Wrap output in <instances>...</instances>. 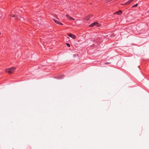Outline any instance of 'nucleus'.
<instances>
[{
    "instance_id": "12",
    "label": "nucleus",
    "mask_w": 149,
    "mask_h": 149,
    "mask_svg": "<svg viewBox=\"0 0 149 149\" xmlns=\"http://www.w3.org/2000/svg\"><path fill=\"white\" fill-rule=\"evenodd\" d=\"M70 19L72 20H74V19L73 18H72V17H71Z\"/></svg>"
},
{
    "instance_id": "13",
    "label": "nucleus",
    "mask_w": 149,
    "mask_h": 149,
    "mask_svg": "<svg viewBox=\"0 0 149 149\" xmlns=\"http://www.w3.org/2000/svg\"><path fill=\"white\" fill-rule=\"evenodd\" d=\"M90 15V17L93 16V15Z\"/></svg>"
},
{
    "instance_id": "11",
    "label": "nucleus",
    "mask_w": 149,
    "mask_h": 149,
    "mask_svg": "<svg viewBox=\"0 0 149 149\" xmlns=\"http://www.w3.org/2000/svg\"><path fill=\"white\" fill-rule=\"evenodd\" d=\"M66 45L67 46H68V47H70V44H69L68 43H66Z\"/></svg>"
},
{
    "instance_id": "2",
    "label": "nucleus",
    "mask_w": 149,
    "mask_h": 149,
    "mask_svg": "<svg viewBox=\"0 0 149 149\" xmlns=\"http://www.w3.org/2000/svg\"><path fill=\"white\" fill-rule=\"evenodd\" d=\"M100 24L98 23L95 22L90 25H89V26L90 27H93L94 26H96L97 27H99L100 26Z\"/></svg>"
},
{
    "instance_id": "1",
    "label": "nucleus",
    "mask_w": 149,
    "mask_h": 149,
    "mask_svg": "<svg viewBox=\"0 0 149 149\" xmlns=\"http://www.w3.org/2000/svg\"><path fill=\"white\" fill-rule=\"evenodd\" d=\"M16 70V68L14 67H12L11 68H9L6 70V72L8 73L9 74H10L13 73V72Z\"/></svg>"
},
{
    "instance_id": "15",
    "label": "nucleus",
    "mask_w": 149,
    "mask_h": 149,
    "mask_svg": "<svg viewBox=\"0 0 149 149\" xmlns=\"http://www.w3.org/2000/svg\"><path fill=\"white\" fill-rule=\"evenodd\" d=\"M56 18L57 19H58V18H57V17H56Z\"/></svg>"
},
{
    "instance_id": "6",
    "label": "nucleus",
    "mask_w": 149,
    "mask_h": 149,
    "mask_svg": "<svg viewBox=\"0 0 149 149\" xmlns=\"http://www.w3.org/2000/svg\"><path fill=\"white\" fill-rule=\"evenodd\" d=\"M90 18V15H88L87 16H86L84 19V20H88Z\"/></svg>"
},
{
    "instance_id": "14",
    "label": "nucleus",
    "mask_w": 149,
    "mask_h": 149,
    "mask_svg": "<svg viewBox=\"0 0 149 149\" xmlns=\"http://www.w3.org/2000/svg\"><path fill=\"white\" fill-rule=\"evenodd\" d=\"M105 64H109V63H105Z\"/></svg>"
},
{
    "instance_id": "10",
    "label": "nucleus",
    "mask_w": 149,
    "mask_h": 149,
    "mask_svg": "<svg viewBox=\"0 0 149 149\" xmlns=\"http://www.w3.org/2000/svg\"><path fill=\"white\" fill-rule=\"evenodd\" d=\"M12 17H15V16L14 15L12 14L11 15H10Z\"/></svg>"
},
{
    "instance_id": "8",
    "label": "nucleus",
    "mask_w": 149,
    "mask_h": 149,
    "mask_svg": "<svg viewBox=\"0 0 149 149\" xmlns=\"http://www.w3.org/2000/svg\"><path fill=\"white\" fill-rule=\"evenodd\" d=\"M66 17L68 18H69V19H70V18L71 17H70L69 15H66Z\"/></svg>"
},
{
    "instance_id": "3",
    "label": "nucleus",
    "mask_w": 149,
    "mask_h": 149,
    "mask_svg": "<svg viewBox=\"0 0 149 149\" xmlns=\"http://www.w3.org/2000/svg\"><path fill=\"white\" fill-rule=\"evenodd\" d=\"M67 35L69 36L71 38L73 39H75L76 38V37L75 36V35H74L73 34H72L71 33L68 34H67Z\"/></svg>"
},
{
    "instance_id": "5",
    "label": "nucleus",
    "mask_w": 149,
    "mask_h": 149,
    "mask_svg": "<svg viewBox=\"0 0 149 149\" xmlns=\"http://www.w3.org/2000/svg\"><path fill=\"white\" fill-rule=\"evenodd\" d=\"M122 13V12L121 10H119L118 12H116L114 13V14H117L118 15H120Z\"/></svg>"
},
{
    "instance_id": "7",
    "label": "nucleus",
    "mask_w": 149,
    "mask_h": 149,
    "mask_svg": "<svg viewBox=\"0 0 149 149\" xmlns=\"http://www.w3.org/2000/svg\"><path fill=\"white\" fill-rule=\"evenodd\" d=\"M131 1H129L127 3H125L124 4L126 5H127L128 4H129L131 3Z\"/></svg>"
},
{
    "instance_id": "4",
    "label": "nucleus",
    "mask_w": 149,
    "mask_h": 149,
    "mask_svg": "<svg viewBox=\"0 0 149 149\" xmlns=\"http://www.w3.org/2000/svg\"><path fill=\"white\" fill-rule=\"evenodd\" d=\"M53 20L55 22V23L57 24H59V25H63V24L59 22L58 21L56 20H55V19H53Z\"/></svg>"
},
{
    "instance_id": "9",
    "label": "nucleus",
    "mask_w": 149,
    "mask_h": 149,
    "mask_svg": "<svg viewBox=\"0 0 149 149\" xmlns=\"http://www.w3.org/2000/svg\"><path fill=\"white\" fill-rule=\"evenodd\" d=\"M138 5V4L137 3L136 4L134 5V6H132V8H133V7H136Z\"/></svg>"
}]
</instances>
